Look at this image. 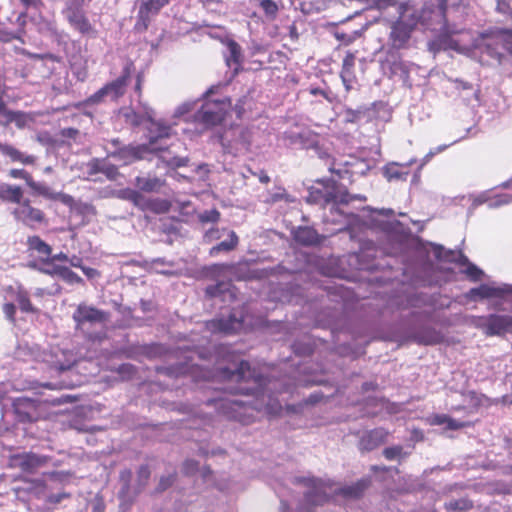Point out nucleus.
Returning <instances> with one entry per match:
<instances>
[{
	"mask_svg": "<svg viewBox=\"0 0 512 512\" xmlns=\"http://www.w3.org/2000/svg\"><path fill=\"white\" fill-rule=\"evenodd\" d=\"M209 377L218 378L223 381H236L238 383H252V387H240L235 393L240 394H258L259 389L264 385L265 378L256 374L251 369L249 362L242 360L234 369L229 367H218Z\"/></svg>",
	"mask_w": 512,
	"mask_h": 512,
	"instance_id": "f257e3e1",
	"label": "nucleus"
},
{
	"mask_svg": "<svg viewBox=\"0 0 512 512\" xmlns=\"http://www.w3.org/2000/svg\"><path fill=\"white\" fill-rule=\"evenodd\" d=\"M214 93V87H211L205 93V101L200 109L194 114L196 123L203 126L204 129H211L221 125L226 119L227 114L232 108L230 97L223 96L213 99L211 95Z\"/></svg>",
	"mask_w": 512,
	"mask_h": 512,
	"instance_id": "f03ea898",
	"label": "nucleus"
},
{
	"mask_svg": "<svg viewBox=\"0 0 512 512\" xmlns=\"http://www.w3.org/2000/svg\"><path fill=\"white\" fill-rule=\"evenodd\" d=\"M354 199L356 197L351 196L346 188L341 187L334 180L327 179L318 180L316 185L308 189L306 202L326 207L330 203L348 204Z\"/></svg>",
	"mask_w": 512,
	"mask_h": 512,
	"instance_id": "7ed1b4c3",
	"label": "nucleus"
},
{
	"mask_svg": "<svg viewBox=\"0 0 512 512\" xmlns=\"http://www.w3.org/2000/svg\"><path fill=\"white\" fill-rule=\"evenodd\" d=\"M111 144L115 147L109 156L118 160L122 165H130L136 161L143 160L146 155L162 150V148L155 147V139L150 138L148 144L138 145H120L121 142L118 138L112 139Z\"/></svg>",
	"mask_w": 512,
	"mask_h": 512,
	"instance_id": "20e7f679",
	"label": "nucleus"
},
{
	"mask_svg": "<svg viewBox=\"0 0 512 512\" xmlns=\"http://www.w3.org/2000/svg\"><path fill=\"white\" fill-rule=\"evenodd\" d=\"M218 139L225 152L236 154L242 150H249L252 132L249 128L234 125L219 134Z\"/></svg>",
	"mask_w": 512,
	"mask_h": 512,
	"instance_id": "39448f33",
	"label": "nucleus"
},
{
	"mask_svg": "<svg viewBox=\"0 0 512 512\" xmlns=\"http://www.w3.org/2000/svg\"><path fill=\"white\" fill-rule=\"evenodd\" d=\"M216 405L222 409L223 414L229 419L244 425L251 424L254 421L253 412L261 410L257 406L230 399H220L216 402Z\"/></svg>",
	"mask_w": 512,
	"mask_h": 512,
	"instance_id": "423d86ee",
	"label": "nucleus"
},
{
	"mask_svg": "<svg viewBox=\"0 0 512 512\" xmlns=\"http://www.w3.org/2000/svg\"><path fill=\"white\" fill-rule=\"evenodd\" d=\"M295 482L308 488L304 498L309 505L320 506L330 500L326 492V488L330 485L322 479L316 477H297Z\"/></svg>",
	"mask_w": 512,
	"mask_h": 512,
	"instance_id": "0eeeda50",
	"label": "nucleus"
},
{
	"mask_svg": "<svg viewBox=\"0 0 512 512\" xmlns=\"http://www.w3.org/2000/svg\"><path fill=\"white\" fill-rule=\"evenodd\" d=\"M64 14L70 26L80 35L89 38L97 37V29L90 22L89 18L80 7L72 3L67 6Z\"/></svg>",
	"mask_w": 512,
	"mask_h": 512,
	"instance_id": "6e6552de",
	"label": "nucleus"
},
{
	"mask_svg": "<svg viewBox=\"0 0 512 512\" xmlns=\"http://www.w3.org/2000/svg\"><path fill=\"white\" fill-rule=\"evenodd\" d=\"M16 418L22 423L36 422L43 417L41 402L28 397H18L13 401Z\"/></svg>",
	"mask_w": 512,
	"mask_h": 512,
	"instance_id": "1a4fd4ad",
	"label": "nucleus"
},
{
	"mask_svg": "<svg viewBox=\"0 0 512 512\" xmlns=\"http://www.w3.org/2000/svg\"><path fill=\"white\" fill-rule=\"evenodd\" d=\"M51 460L50 456L39 455L34 452H22L9 457V466L18 468L25 473L33 474L39 468L46 466Z\"/></svg>",
	"mask_w": 512,
	"mask_h": 512,
	"instance_id": "9d476101",
	"label": "nucleus"
},
{
	"mask_svg": "<svg viewBox=\"0 0 512 512\" xmlns=\"http://www.w3.org/2000/svg\"><path fill=\"white\" fill-rule=\"evenodd\" d=\"M108 313L94 306L80 303L73 312L72 318L75 322L76 330H84V326L89 323L104 324L108 320Z\"/></svg>",
	"mask_w": 512,
	"mask_h": 512,
	"instance_id": "9b49d317",
	"label": "nucleus"
},
{
	"mask_svg": "<svg viewBox=\"0 0 512 512\" xmlns=\"http://www.w3.org/2000/svg\"><path fill=\"white\" fill-rule=\"evenodd\" d=\"M476 325L483 330L486 336L502 335L512 332V316L491 314L487 317H480Z\"/></svg>",
	"mask_w": 512,
	"mask_h": 512,
	"instance_id": "f8f14e48",
	"label": "nucleus"
},
{
	"mask_svg": "<svg viewBox=\"0 0 512 512\" xmlns=\"http://www.w3.org/2000/svg\"><path fill=\"white\" fill-rule=\"evenodd\" d=\"M170 0H142L138 13L134 29L137 32H145L153 17H155L160 10L169 3Z\"/></svg>",
	"mask_w": 512,
	"mask_h": 512,
	"instance_id": "ddd939ff",
	"label": "nucleus"
},
{
	"mask_svg": "<svg viewBox=\"0 0 512 512\" xmlns=\"http://www.w3.org/2000/svg\"><path fill=\"white\" fill-rule=\"evenodd\" d=\"M27 252L31 256H36V260L29 263V267L38 268L39 265H50L51 254L53 249L51 245L45 242L38 235H32L27 237L26 241Z\"/></svg>",
	"mask_w": 512,
	"mask_h": 512,
	"instance_id": "4468645a",
	"label": "nucleus"
},
{
	"mask_svg": "<svg viewBox=\"0 0 512 512\" xmlns=\"http://www.w3.org/2000/svg\"><path fill=\"white\" fill-rule=\"evenodd\" d=\"M13 215L17 221L31 228L47 223L44 211L33 207L29 199L23 200L22 203L14 209Z\"/></svg>",
	"mask_w": 512,
	"mask_h": 512,
	"instance_id": "2eb2a0df",
	"label": "nucleus"
},
{
	"mask_svg": "<svg viewBox=\"0 0 512 512\" xmlns=\"http://www.w3.org/2000/svg\"><path fill=\"white\" fill-rule=\"evenodd\" d=\"M0 158L6 164H20L23 166H34L37 157L20 150L16 145L0 140Z\"/></svg>",
	"mask_w": 512,
	"mask_h": 512,
	"instance_id": "dca6fc26",
	"label": "nucleus"
},
{
	"mask_svg": "<svg viewBox=\"0 0 512 512\" xmlns=\"http://www.w3.org/2000/svg\"><path fill=\"white\" fill-rule=\"evenodd\" d=\"M244 327L243 315L237 316L235 312L228 317H219L206 322V329L212 333L234 334Z\"/></svg>",
	"mask_w": 512,
	"mask_h": 512,
	"instance_id": "f3484780",
	"label": "nucleus"
},
{
	"mask_svg": "<svg viewBox=\"0 0 512 512\" xmlns=\"http://www.w3.org/2000/svg\"><path fill=\"white\" fill-rule=\"evenodd\" d=\"M237 288L230 280L219 281L205 288V298L209 300L219 299L222 303H233L237 299Z\"/></svg>",
	"mask_w": 512,
	"mask_h": 512,
	"instance_id": "a211bd4d",
	"label": "nucleus"
},
{
	"mask_svg": "<svg viewBox=\"0 0 512 512\" xmlns=\"http://www.w3.org/2000/svg\"><path fill=\"white\" fill-rule=\"evenodd\" d=\"M134 70V64L132 61H129L122 69L121 75L105 84L103 87L107 91V95L110 96L113 100H117L122 97L126 92V87L131 78L132 72Z\"/></svg>",
	"mask_w": 512,
	"mask_h": 512,
	"instance_id": "6ab92c4d",
	"label": "nucleus"
},
{
	"mask_svg": "<svg viewBox=\"0 0 512 512\" xmlns=\"http://www.w3.org/2000/svg\"><path fill=\"white\" fill-rule=\"evenodd\" d=\"M355 63L356 53L347 51L342 60L340 71V78L347 92H349L353 88V85L357 82Z\"/></svg>",
	"mask_w": 512,
	"mask_h": 512,
	"instance_id": "aec40b11",
	"label": "nucleus"
},
{
	"mask_svg": "<svg viewBox=\"0 0 512 512\" xmlns=\"http://www.w3.org/2000/svg\"><path fill=\"white\" fill-rule=\"evenodd\" d=\"M471 293L481 299H504L506 296L512 295V285L503 284L500 286H494L482 284L477 288H473Z\"/></svg>",
	"mask_w": 512,
	"mask_h": 512,
	"instance_id": "412c9836",
	"label": "nucleus"
},
{
	"mask_svg": "<svg viewBox=\"0 0 512 512\" xmlns=\"http://www.w3.org/2000/svg\"><path fill=\"white\" fill-rule=\"evenodd\" d=\"M371 477H364L352 483L335 490V495L341 496L345 499H360L365 494L366 490L371 486Z\"/></svg>",
	"mask_w": 512,
	"mask_h": 512,
	"instance_id": "4be33fe9",
	"label": "nucleus"
},
{
	"mask_svg": "<svg viewBox=\"0 0 512 512\" xmlns=\"http://www.w3.org/2000/svg\"><path fill=\"white\" fill-rule=\"evenodd\" d=\"M388 431L384 428H375L366 432L359 440L362 451H372L386 442Z\"/></svg>",
	"mask_w": 512,
	"mask_h": 512,
	"instance_id": "5701e85b",
	"label": "nucleus"
},
{
	"mask_svg": "<svg viewBox=\"0 0 512 512\" xmlns=\"http://www.w3.org/2000/svg\"><path fill=\"white\" fill-rule=\"evenodd\" d=\"M294 240L304 246H311L319 243V235L314 228L305 226L299 227L293 234Z\"/></svg>",
	"mask_w": 512,
	"mask_h": 512,
	"instance_id": "b1692460",
	"label": "nucleus"
},
{
	"mask_svg": "<svg viewBox=\"0 0 512 512\" xmlns=\"http://www.w3.org/2000/svg\"><path fill=\"white\" fill-rule=\"evenodd\" d=\"M228 56L226 57V63L228 66H234L235 71H238L242 62V49L241 46L234 40H230L227 43Z\"/></svg>",
	"mask_w": 512,
	"mask_h": 512,
	"instance_id": "393cba45",
	"label": "nucleus"
},
{
	"mask_svg": "<svg viewBox=\"0 0 512 512\" xmlns=\"http://www.w3.org/2000/svg\"><path fill=\"white\" fill-rule=\"evenodd\" d=\"M238 243H239V238H238L237 234L234 231H230L229 239L221 241L217 245L213 246L209 250V255L214 257V256H217L220 252H230L238 246Z\"/></svg>",
	"mask_w": 512,
	"mask_h": 512,
	"instance_id": "a878e982",
	"label": "nucleus"
},
{
	"mask_svg": "<svg viewBox=\"0 0 512 512\" xmlns=\"http://www.w3.org/2000/svg\"><path fill=\"white\" fill-rule=\"evenodd\" d=\"M33 122L34 116L31 113L12 110L9 115V119H7V126L14 123L18 129H24Z\"/></svg>",
	"mask_w": 512,
	"mask_h": 512,
	"instance_id": "bb28decb",
	"label": "nucleus"
},
{
	"mask_svg": "<svg viewBox=\"0 0 512 512\" xmlns=\"http://www.w3.org/2000/svg\"><path fill=\"white\" fill-rule=\"evenodd\" d=\"M0 196L4 200L17 203H22L23 191L20 186L2 185L0 186Z\"/></svg>",
	"mask_w": 512,
	"mask_h": 512,
	"instance_id": "cd10ccee",
	"label": "nucleus"
},
{
	"mask_svg": "<svg viewBox=\"0 0 512 512\" xmlns=\"http://www.w3.org/2000/svg\"><path fill=\"white\" fill-rule=\"evenodd\" d=\"M473 507V501L467 497L453 499L444 503V509L447 512H468Z\"/></svg>",
	"mask_w": 512,
	"mask_h": 512,
	"instance_id": "c85d7f7f",
	"label": "nucleus"
},
{
	"mask_svg": "<svg viewBox=\"0 0 512 512\" xmlns=\"http://www.w3.org/2000/svg\"><path fill=\"white\" fill-rule=\"evenodd\" d=\"M384 175L389 180H403L405 181L408 176V171L403 165L392 163L384 168Z\"/></svg>",
	"mask_w": 512,
	"mask_h": 512,
	"instance_id": "c756f323",
	"label": "nucleus"
},
{
	"mask_svg": "<svg viewBox=\"0 0 512 512\" xmlns=\"http://www.w3.org/2000/svg\"><path fill=\"white\" fill-rule=\"evenodd\" d=\"M16 301L21 311L25 313H36L37 309L32 305L27 291L19 289L16 294Z\"/></svg>",
	"mask_w": 512,
	"mask_h": 512,
	"instance_id": "7c9ffc66",
	"label": "nucleus"
},
{
	"mask_svg": "<svg viewBox=\"0 0 512 512\" xmlns=\"http://www.w3.org/2000/svg\"><path fill=\"white\" fill-rule=\"evenodd\" d=\"M410 38L409 31L403 25L393 27L391 31V39L394 45L401 46Z\"/></svg>",
	"mask_w": 512,
	"mask_h": 512,
	"instance_id": "2f4dec72",
	"label": "nucleus"
},
{
	"mask_svg": "<svg viewBox=\"0 0 512 512\" xmlns=\"http://www.w3.org/2000/svg\"><path fill=\"white\" fill-rule=\"evenodd\" d=\"M60 278L70 285L84 284L83 279L74 271H72L69 267L66 266H64V268L62 269Z\"/></svg>",
	"mask_w": 512,
	"mask_h": 512,
	"instance_id": "473e14b6",
	"label": "nucleus"
},
{
	"mask_svg": "<svg viewBox=\"0 0 512 512\" xmlns=\"http://www.w3.org/2000/svg\"><path fill=\"white\" fill-rule=\"evenodd\" d=\"M441 258V256H439ZM443 260L448 262H454L460 265L467 266L469 262L468 258L462 252L448 251L442 257Z\"/></svg>",
	"mask_w": 512,
	"mask_h": 512,
	"instance_id": "72a5a7b5",
	"label": "nucleus"
},
{
	"mask_svg": "<svg viewBox=\"0 0 512 512\" xmlns=\"http://www.w3.org/2000/svg\"><path fill=\"white\" fill-rule=\"evenodd\" d=\"M322 0H299L300 9L305 14H310L320 10Z\"/></svg>",
	"mask_w": 512,
	"mask_h": 512,
	"instance_id": "f704fd0d",
	"label": "nucleus"
},
{
	"mask_svg": "<svg viewBox=\"0 0 512 512\" xmlns=\"http://www.w3.org/2000/svg\"><path fill=\"white\" fill-rule=\"evenodd\" d=\"M151 471L148 465H141L137 470V484L139 489L144 488L150 478Z\"/></svg>",
	"mask_w": 512,
	"mask_h": 512,
	"instance_id": "c9c22d12",
	"label": "nucleus"
},
{
	"mask_svg": "<svg viewBox=\"0 0 512 512\" xmlns=\"http://www.w3.org/2000/svg\"><path fill=\"white\" fill-rule=\"evenodd\" d=\"M132 476H133V473H132L131 469H128V468L121 470L119 473V481L122 484V492L125 494L128 493L130 490Z\"/></svg>",
	"mask_w": 512,
	"mask_h": 512,
	"instance_id": "e433bc0d",
	"label": "nucleus"
},
{
	"mask_svg": "<svg viewBox=\"0 0 512 512\" xmlns=\"http://www.w3.org/2000/svg\"><path fill=\"white\" fill-rule=\"evenodd\" d=\"M176 479V473L169 474L167 476H162L159 480V483L156 487V492L162 493L167 490L169 487L173 485Z\"/></svg>",
	"mask_w": 512,
	"mask_h": 512,
	"instance_id": "4c0bfd02",
	"label": "nucleus"
},
{
	"mask_svg": "<svg viewBox=\"0 0 512 512\" xmlns=\"http://www.w3.org/2000/svg\"><path fill=\"white\" fill-rule=\"evenodd\" d=\"M63 268L64 266L57 265L54 262L50 265H39L37 269L44 274L60 277Z\"/></svg>",
	"mask_w": 512,
	"mask_h": 512,
	"instance_id": "58836bf2",
	"label": "nucleus"
},
{
	"mask_svg": "<svg viewBox=\"0 0 512 512\" xmlns=\"http://www.w3.org/2000/svg\"><path fill=\"white\" fill-rule=\"evenodd\" d=\"M403 447L400 445L387 447L383 450V455L387 460H394L402 456Z\"/></svg>",
	"mask_w": 512,
	"mask_h": 512,
	"instance_id": "ea45409f",
	"label": "nucleus"
},
{
	"mask_svg": "<svg viewBox=\"0 0 512 512\" xmlns=\"http://www.w3.org/2000/svg\"><path fill=\"white\" fill-rule=\"evenodd\" d=\"M8 175H9V177H11L13 179L25 180L28 185L32 180L31 174L28 171H26L25 169H16V168L10 169L8 172Z\"/></svg>",
	"mask_w": 512,
	"mask_h": 512,
	"instance_id": "a19ab883",
	"label": "nucleus"
},
{
	"mask_svg": "<svg viewBox=\"0 0 512 512\" xmlns=\"http://www.w3.org/2000/svg\"><path fill=\"white\" fill-rule=\"evenodd\" d=\"M107 91L104 89V87L100 88L98 91H96L94 94H92L91 96H89L86 100H85V104H88V105H95V104H99L101 103L105 97H107Z\"/></svg>",
	"mask_w": 512,
	"mask_h": 512,
	"instance_id": "79ce46f5",
	"label": "nucleus"
},
{
	"mask_svg": "<svg viewBox=\"0 0 512 512\" xmlns=\"http://www.w3.org/2000/svg\"><path fill=\"white\" fill-rule=\"evenodd\" d=\"M12 110H10L7 106L2 95H0V125L7 127V119H9V115Z\"/></svg>",
	"mask_w": 512,
	"mask_h": 512,
	"instance_id": "37998d69",
	"label": "nucleus"
},
{
	"mask_svg": "<svg viewBox=\"0 0 512 512\" xmlns=\"http://www.w3.org/2000/svg\"><path fill=\"white\" fill-rule=\"evenodd\" d=\"M446 429L447 430H459L466 427H471L473 425L472 422H463V421H457L450 416H448V420L446 421Z\"/></svg>",
	"mask_w": 512,
	"mask_h": 512,
	"instance_id": "c03bdc74",
	"label": "nucleus"
},
{
	"mask_svg": "<svg viewBox=\"0 0 512 512\" xmlns=\"http://www.w3.org/2000/svg\"><path fill=\"white\" fill-rule=\"evenodd\" d=\"M29 186L34 189L39 195L44 196L45 198L53 200L55 193L50 191V188L45 185H36L32 180L29 183Z\"/></svg>",
	"mask_w": 512,
	"mask_h": 512,
	"instance_id": "a18cd8bd",
	"label": "nucleus"
},
{
	"mask_svg": "<svg viewBox=\"0 0 512 512\" xmlns=\"http://www.w3.org/2000/svg\"><path fill=\"white\" fill-rule=\"evenodd\" d=\"M98 171H100V173L104 174L110 180H115L119 175L118 168L113 164L102 165Z\"/></svg>",
	"mask_w": 512,
	"mask_h": 512,
	"instance_id": "49530a36",
	"label": "nucleus"
},
{
	"mask_svg": "<svg viewBox=\"0 0 512 512\" xmlns=\"http://www.w3.org/2000/svg\"><path fill=\"white\" fill-rule=\"evenodd\" d=\"M230 265L228 264H213L205 269L206 275L218 276L221 275L225 270H228Z\"/></svg>",
	"mask_w": 512,
	"mask_h": 512,
	"instance_id": "de8ad7c7",
	"label": "nucleus"
},
{
	"mask_svg": "<svg viewBox=\"0 0 512 512\" xmlns=\"http://www.w3.org/2000/svg\"><path fill=\"white\" fill-rule=\"evenodd\" d=\"M465 274L473 281L480 279L482 271L473 263H468Z\"/></svg>",
	"mask_w": 512,
	"mask_h": 512,
	"instance_id": "09e8293b",
	"label": "nucleus"
},
{
	"mask_svg": "<svg viewBox=\"0 0 512 512\" xmlns=\"http://www.w3.org/2000/svg\"><path fill=\"white\" fill-rule=\"evenodd\" d=\"M499 12L509 15L512 18V0H496Z\"/></svg>",
	"mask_w": 512,
	"mask_h": 512,
	"instance_id": "8fccbe9b",
	"label": "nucleus"
},
{
	"mask_svg": "<svg viewBox=\"0 0 512 512\" xmlns=\"http://www.w3.org/2000/svg\"><path fill=\"white\" fill-rule=\"evenodd\" d=\"M3 312L6 316V318L11 322L15 323V314H16V306L13 303H5L3 305Z\"/></svg>",
	"mask_w": 512,
	"mask_h": 512,
	"instance_id": "3c124183",
	"label": "nucleus"
},
{
	"mask_svg": "<svg viewBox=\"0 0 512 512\" xmlns=\"http://www.w3.org/2000/svg\"><path fill=\"white\" fill-rule=\"evenodd\" d=\"M53 200H58L66 206L72 207L75 204L74 198L66 193H55Z\"/></svg>",
	"mask_w": 512,
	"mask_h": 512,
	"instance_id": "603ef678",
	"label": "nucleus"
},
{
	"mask_svg": "<svg viewBox=\"0 0 512 512\" xmlns=\"http://www.w3.org/2000/svg\"><path fill=\"white\" fill-rule=\"evenodd\" d=\"M26 10H39L43 6V0H20Z\"/></svg>",
	"mask_w": 512,
	"mask_h": 512,
	"instance_id": "864d4df0",
	"label": "nucleus"
},
{
	"mask_svg": "<svg viewBox=\"0 0 512 512\" xmlns=\"http://www.w3.org/2000/svg\"><path fill=\"white\" fill-rule=\"evenodd\" d=\"M245 104H246V97L240 98L235 106L234 111L236 113L237 118L241 119L245 113Z\"/></svg>",
	"mask_w": 512,
	"mask_h": 512,
	"instance_id": "5fc2aeb1",
	"label": "nucleus"
},
{
	"mask_svg": "<svg viewBox=\"0 0 512 512\" xmlns=\"http://www.w3.org/2000/svg\"><path fill=\"white\" fill-rule=\"evenodd\" d=\"M69 497H70V494L66 493V492H61V493H57V494H51V495L48 496L47 502L50 503V504H58L62 500L66 499V498H69Z\"/></svg>",
	"mask_w": 512,
	"mask_h": 512,
	"instance_id": "6e6d98bb",
	"label": "nucleus"
},
{
	"mask_svg": "<svg viewBox=\"0 0 512 512\" xmlns=\"http://www.w3.org/2000/svg\"><path fill=\"white\" fill-rule=\"evenodd\" d=\"M448 420V415L446 414H434L429 418V423L431 425H443Z\"/></svg>",
	"mask_w": 512,
	"mask_h": 512,
	"instance_id": "4d7b16f0",
	"label": "nucleus"
},
{
	"mask_svg": "<svg viewBox=\"0 0 512 512\" xmlns=\"http://www.w3.org/2000/svg\"><path fill=\"white\" fill-rule=\"evenodd\" d=\"M198 462L195 460H187L183 465L185 474H192L198 470Z\"/></svg>",
	"mask_w": 512,
	"mask_h": 512,
	"instance_id": "13d9d810",
	"label": "nucleus"
},
{
	"mask_svg": "<svg viewBox=\"0 0 512 512\" xmlns=\"http://www.w3.org/2000/svg\"><path fill=\"white\" fill-rule=\"evenodd\" d=\"M158 126V134L156 137H153L155 139V141L157 140V138H168L170 136V127L167 126V125H161V124H157Z\"/></svg>",
	"mask_w": 512,
	"mask_h": 512,
	"instance_id": "bf43d9fd",
	"label": "nucleus"
},
{
	"mask_svg": "<svg viewBox=\"0 0 512 512\" xmlns=\"http://www.w3.org/2000/svg\"><path fill=\"white\" fill-rule=\"evenodd\" d=\"M105 511V503L103 497L96 496L93 502V512H104Z\"/></svg>",
	"mask_w": 512,
	"mask_h": 512,
	"instance_id": "052dcab7",
	"label": "nucleus"
},
{
	"mask_svg": "<svg viewBox=\"0 0 512 512\" xmlns=\"http://www.w3.org/2000/svg\"><path fill=\"white\" fill-rule=\"evenodd\" d=\"M79 134V130L76 128H64L61 130V136L64 138H72L75 139Z\"/></svg>",
	"mask_w": 512,
	"mask_h": 512,
	"instance_id": "680f3d73",
	"label": "nucleus"
},
{
	"mask_svg": "<svg viewBox=\"0 0 512 512\" xmlns=\"http://www.w3.org/2000/svg\"><path fill=\"white\" fill-rule=\"evenodd\" d=\"M440 340V336L435 333H430L427 337L421 338L420 342L426 345L436 344Z\"/></svg>",
	"mask_w": 512,
	"mask_h": 512,
	"instance_id": "e2e57ef3",
	"label": "nucleus"
},
{
	"mask_svg": "<svg viewBox=\"0 0 512 512\" xmlns=\"http://www.w3.org/2000/svg\"><path fill=\"white\" fill-rule=\"evenodd\" d=\"M447 6L446 0H438L437 12L444 20L446 19Z\"/></svg>",
	"mask_w": 512,
	"mask_h": 512,
	"instance_id": "0e129e2a",
	"label": "nucleus"
},
{
	"mask_svg": "<svg viewBox=\"0 0 512 512\" xmlns=\"http://www.w3.org/2000/svg\"><path fill=\"white\" fill-rule=\"evenodd\" d=\"M151 208L156 212L167 211L169 209V204L166 201L154 202L151 204Z\"/></svg>",
	"mask_w": 512,
	"mask_h": 512,
	"instance_id": "69168bd1",
	"label": "nucleus"
},
{
	"mask_svg": "<svg viewBox=\"0 0 512 512\" xmlns=\"http://www.w3.org/2000/svg\"><path fill=\"white\" fill-rule=\"evenodd\" d=\"M15 36L12 32L4 31L0 28V42H10Z\"/></svg>",
	"mask_w": 512,
	"mask_h": 512,
	"instance_id": "338daca9",
	"label": "nucleus"
},
{
	"mask_svg": "<svg viewBox=\"0 0 512 512\" xmlns=\"http://www.w3.org/2000/svg\"><path fill=\"white\" fill-rule=\"evenodd\" d=\"M81 270L83 271V273L88 277V278H93L95 276H98L99 275V272L94 269V268H91V267H86V266H83L81 267Z\"/></svg>",
	"mask_w": 512,
	"mask_h": 512,
	"instance_id": "774afa93",
	"label": "nucleus"
}]
</instances>
